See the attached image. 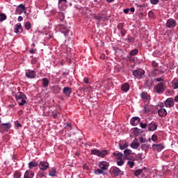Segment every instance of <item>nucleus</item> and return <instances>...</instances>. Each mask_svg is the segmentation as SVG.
I'll return each instance as SVG.
<instances>
[{
  "label": "nucleus",
  "mask_w": 178,
  "mask_h": 178,
  "mask_svg": "<svg viewBox=\"0 0 178 178\" xmlns=\"http://www.w3.org/2000/svg\"><path fill=\"white\" fill-rule=\"evenodd\" d=\"M91 154L92 155H96L97 156H99V158H105L108 154H109V152L108 150H98V149H92L91 150Z\"/></svg>",
  "instance_id": "obj_1"
},
{
  "label": "nucleus",
  "mask_w": 178,
  "mask_h": 178,
  "mask_svg": "<svg viewBox=\"0 0 178 178\" xmlns=\"http://www.w3.org/2000/svg\"><path fill=\"white\" fill-rule=\"evenodd\" d=\"M166 83L160 82L157 83V85L154 87V91L157 92V94H163L165 92V86Z\"/></svg>",
  "instance_id": "obj_2"
},
{
  "label": "nucleus",
  "mask_w": 178,
  "mask_h": 178,
  "mask_svg": "<svg viewBox=\"0 0 178 178\" xmlns=\"http://www.w3.org/2000/svg\"><path fill=\"white\" fill-rule=\"evenodd\" d=\"M110 174L111 176H122L123 175V171L120 170V169L118 167H112L110 170Z\"/></svg>",
  "instance_id": "obj_3"
},
{
  "label": "nucleus",
  "mask_w": 178,
  "mask_h": 178,
  "mask_svg": "<svg viewBox=\"0 0 178 178\" xmlns=\"http://www.w3.org/2000/svg\"><path fill=\"white\" fill-rule=\"evenodd\" d=\"M144 74H145V71L143 69H138L133 71V76L136 79H143V77H144Z\"/></svg>",
  "instance_id": "obj_4"
},
{
  "label": "nucleus",
  "mask_w": 178,
  "mask_h": 178,
  "mask_svg": "<svg viewBox=\"0 0 178 178\" xmlns=\"http://www.w3.org/2000/svg\"><path fill=\"white\" fill-rule=\"evenodd\" d=\"M11 127H12V124H10V123H6V124H0L1 131H8Z\"/></svg>",
  "instance_id": "obj_5"
},
{
  "label": "nucleus",
  "mask_w": 178,
  "mask_h": 178,
  "mask_svg": "<svg viewBox=\"0 0 178 178\" xmlns=\"http://www.w3.org/2000/svg\"><path fill=\"white\" fill-rule=\"evenodd\" d=\"M165 105L166 108H173L175 106V101L173 100V98L170 97L165 100Z\"/></svg>",
  "instance_id": "obj_6"
},
{
  "label": "nucleus",
  "mask_w": 178,
  "mask_h": 178,
  "mask_svg": "<svg viewBox=\"0 0 178 178\" xmlns=\"http://www.w3.org/2000/svg\"><path fill=\"white\" fill-rule=\"evenodd\" d=\"M108 17L104 13H99L97 15H95L93 17V19L95 20H107Z\"/></svg>",
  "instance_id": "obj_7"
},
{
  "label": "nucleus",
  "mask_w": 178,
  "mask_h": 178,
  "mask_svg": "<svg viewBox=\"0 0 178 178\" xmlns=\"http://www.w3.org/2000/svg\"><path fill=\"white\" fill-rule=\"evenodd\" d=\"M39 168L40 170H47L49 168V164L48 162L40 161L39 164Z\"/></svg>",
  "instance_id": "obj_8"
},
{
  "label": "nucleus",
  "mask_w": 178,
  "mask_h": 178,
  "mask_svg": "<svg viewBox=\"0 0 178 178\" xmlns=\"http://www.w3.org/2000/svg\"><path fill=\"white\" fill-rule=\"evenodd\" d=\"M99 168L102 170H108V168H109V163L106 161H102L99 163Z\"/></svg>",
  "instance_id": "obj_9"
},
{
  "label": "nucleus",
  "mask_w": 178,
  "mask_h": 178,
  "mask_svg": "<svg viewBox=\"0 0 178 178\" xmlns=\"http://www.w3.org/2000/svg\"><path fill=\"white\" fill-rule=\"evenodd\" d=\"M141 122V119L138 117H134L131 119L130 123L131 126H137Z\"/></svg>",
  "instance_id": "obj_10"
},
{
  "label": "nucleus",
  "mask_w": 178,
  "mask_h": 178,
  "mask_svg": "<svg viewBox=\"0 0 178 178\" xmlns=\"http://www.w3.org/2000/svg\"><path fill=\"white\" fill-rule=\"evenodd\" d=\"M166 26L168 27V29L176 27V21L173 19H168L166 23Z\"/></svg>",
  "instance_id": "obj_11"
},
{
  "label": "nucleus",
  "mask_w": 178,
  "mask_h": 178,
  "mask_svg": "<svg viewBox=\"0 0 178 178\" xmlns=\"http://www.w3.org/2000/svg\"><path fill=\"white\" fill-rule=\"evenodd\" d=\"M26 95H24V93L22 92H18L16 93L15 95V99L16 101H20V99H26Z\"/></svg>",
  "instance_id": "obj_12"
},
{
  "label": "nucleus",
  "mask_w": 178,
  "mask_h": 178,
  "mask_svg": "<svg viewBox=\"0 0 178 178\" xmlns=\"http://www.w3.org/2000/svg\"><path fill=\"white\" fill-rule=\"evenodd\" d=\"M59 30L63 33V34H64V35H67V33L70 31L69 29L64 25H60Z\"/></svg>",
  "instance_id": "obj_13"
},
{
  "label": "nucleus",
  "mask_w": 178,
  "mask_h": 178,
  "mask_svg": "<svg viewBox=\"0 0 178 178\" xmlns=\"http://www.w3.org/2000/svg\"><path fill=\"white\" fill-rule=\"evenodd\" d=\"M158 129V125L154 122H151L148 126L149 131H155Z\"/></svg>",
  "instance_id": "obj_14"
},
{
  "label": "nucleus",
  "mask_w": 178,
  "mask_h": 178,
  "mask_svg": "<svg viewBox=\"0 0 178 178\" xmlns=\"http://www.w3.org/2000/svg\"><path fill=\"white\" fill-rule=\"evenodd\" d=\"M24 10H26V7L24 5L20 4L17 8L16 13L17 15H20L21 13H23Z\"/></svg>",
  "instance_id": "obj_15"
},
{
  "label": "nucleus",
  "mask_w": 178,
  "mask_h": 178,
  "mask_svg": "<svg viewBox=\"0 0 178 178\" xmlns=\"http://www.w3.org/2000/svg\"><path fill=\"white\" fill-rule=\"evenodd\" d=\"M26 77H29V79H34L35 78V71H31L29 70L26 72Z\"/></svg>",
  "instance_id": "obj_16"
},
{
  "label": "nucleus",
  "mask_w": 178,
  "mask_h": 178,
  "mask_svg": "<svg viewBox=\"0 0 178 178\" xmlns=\"http://www.w3.org/2000/svg\"><path fill=\"white\" fill-rule=\"evenodd\" d=\"M158 114L161 117V118H165L168 115V112L166 111V109L161 108L158 111Z\"/></svg>",
  "instance_id": "obj_17"
},
{
  "label": "nucleus",
  "mask_w": 178,
  "mask_h": 178,
  "mask_svg": "<svg viewBox=\"0 0 178 178\" xmlns=\"http://www.w3.org/2000/svg\"><path fill=\"white\" fill-rule=\"evenodd\" d=\"M140 97L143 101H149L151 99L149 94L146 92H143L140 95Z\"/></svg>",
  "instance_id": "obj_18"
},
{
  "label": "nucleus",
  "mask_w": 178,
  "mask_h": 178,
  "mask_svg": "<svg viewBox=\"0 0 178 178\" xmlns=\"http://www.w3.org/2000/svg\"><path fill=\"white\" fill-rule=\"evenodd\" d=\"M63 92L66 97H70V94H72V88L65 87L63 88Z\"/></svg>",
  "instance_id": "obj_19"
},
{
  "label": "nucleus",
  "mask_w": 178,
  "mask_h": 178,
  "mask_svg": "<svg viewBox=\"0 0 178 178\" xmlns=\"http://www.w3.org/2000/svg\"><path fill=\"white\" fill-rule=\"evenodd\" d=\"M152 148L153 149L158 151L159 152V151H162V149H163V146L161 144H159V145L153 144Z\"/></svg>",
  "instance_id": "obj_20"
},
{
  "label": "nucleus",
  "mask_w": 178,
  "mask_h": 178,
  "mask_svg": "<svg viewBox=\"0 0 178 178\" xmlns=\"http://www.w3.org/2000/svg\"><path fill=\"white\" fill-rule=\"evenodd\" d=\"M19 30H20V33H23V26H22V24H18L15 25V33H16V34L19 33Z\"/></svg>",
  "instance_id": "obj_21"
},
{
  "label": "nucleus",
  "mask_w": 178,
  "mask_h": 178,
  "mask_svg": "<svg viewBox=\"0 0 178 178\" xmlns=\"http://www.w3.org/2000/svg\"><path fill=\"white\" fill-rule=\"evenodd\" d=\"M34 177V172L31 171H26L24 178H33Z\"/></svg>",
  "instance_id": "obj_22"
},
{
  "label": "nucleus",
  "mask_w": 178,
  "mask_h": 178,
  "mask_svg": "<svg viewBox=\"0 0 178 178\" xmlns=\"http://www.w3.org/2000/svg\"><path fill=\"white\" fill-rule=\"evenodd\" d=\"M121 89L122 90V91H124V92H127V91H129V90L130 89V85H129V83H124L121 86Z\"/></svg>",
  "instance_id": "obj_23"
},
{
  "label": "nucleus",
  "mask_w": 178,
  "mask_h": 178,
  "mask_svg": "<svg viewBox=\"0 0 178 178\" xmlns=\"http://www.w3.org/2000/svg\"><path fill=\"white\" fill-rule=\"evenodd\" d=\"M49 85V80H48V79L47 78H44L42 79V87H44V88H47V87H48Z\"/></svg>",
  "instance_id": "obj_24"
},
{
  "label": "nucleus",
  "mask_w": 178,
  "mask_h": 178,
  "mask_svg": "<svg viewBox=\"0 0 178 178\" xmlns=\"http://www.w3.org/2000/svg\"><path fill=\"white\" fill-rule=\"evenodd\" d=\"M130 154H131V150L129 149H126L124 151V158L125 159H130V157H129V155H130Z\"/></svg>",
  "instance_id": "obj_25"
},
{
  "label": "nucleus",
  "mask_w": 178,
  "mask_h": 178,
  "mask_svg": "<svg viewBox=\"0 0 178 178\" xmlns=\"http://www.w3.org/2000/svg\"><path fill=\"white\" fill-rule=\"evenodd\" d=\"M38 166V163L34 161H31L29 163V169H33L34 168H37Z\"/></svg>",
  "instance_id": "obj_26"
},
{
  "label": "nucleus",
  "mask_w": 178,
  "mask_h": 178,
  "mask_svg": "<svg viewBox=\"0 0 178 178\" xmlns=\"http://www.w3.org/2000/svg\"><path fill=\"white\" fill-rule=\"evenodd\" d=\"M49 175L51 176V177H56V169L51 168V170H49Z\"/></svg>",
  "instance_id": "obj_27"
},
{
  "label": "nucleus",
  "mask_w": 178,
  "mask_h": 178,
  "mask_svg": "<svg viewBox=\"0 0 178 178\" xmlns=\"http://www.w3.org/2000/svg\"><path fill=\"white\" fill-rule=\"evenodd\" d=\"M52 90L54 94H58L60 91V87L59 86H54L52 87Z\"/></svg>",
  "instance_id": "obj_28"
},
{
  "label": "nucleus",
  "mask_w": 178,
  "mask_h": 178,
  "mask_svg": "<svg viewBox=\"0 0 178 178\" xmlns=\"http://www.w3.org/2000/svg\"><path fill=\"white\" fill-rule=\"evenodd\" d=\"M131 148H134V149H137L140 147V143L138 142H134L133 141L131 144Z\"/></svg>",
  "instance_id": "obj_29"
},
{
  "label": "nucleus",
  "mask_w": 178,
  "mask_h": 178,
  "mask_svg": "<svg viewBox=\"0 0 178 178\" xmlns=\"http://www.w3.org/2000/svg\"><path fill=\"white\" fill-rule=\"evenodd\" d=\"M119 147L120 149H125V148H127L129 147V143H127V142H125L124 143H120Z\"/></svg>",
  "instance_id": "obj_30"
},
{
  "label": "nucleus",
  "mask_w": 178,
  "mask_h": 178,
  "mask_svg": "<svg viewBox=\"0 0 178 178\" xmlns=\"http://www.w3.org/2000/svg\"><path fill=\"white\" fill-rule=\"evenodd\" d=\"M148 148H149V145L148 144H143L141 145V149L145 151V152H147Z\"/></svg>",
  "instance_id": "obj_31"
},
{
  "label": "nucleus",
  "mask_w": 178,
  "mask_h": 178,
  "mask_svg": "<svg viewBox=\"0 0 178 178\" xmlns=\"http://www.w3.org/2000/svg\"><path fill=\"white\" fill-rule=\"evenodd\" d=\"M113 156H117L118 160L122 159V157L123 156V154L120 153V152H118V153L113 152Z\"/></svg>",
  "instance_id": "obj_32"
},
{
  "label": "nucleus",
  "mask_w": 178,
  "mask_h": 178,
  "mask_svg": "<svg viewBox=\"0 0 178 178\" xmlns=\"http://www.w3.org/2000/svg\"><path fill=\"white\" fill-rule=\"evenodd\" d=\"M131 56H134L138 54V49H134V50L130 51Z\"/></svg>",
  "instance_id": "obj_33"
},
{
  "label": "nucleus",
  "mask_w": 178,
  "mask_h": 178,
  "mask_svg": "<svg viewBox=\"0 0 178 178\" xmlns=\"http://www.w3.org/2000/svg\"><path fill=\"white\" fill-rule=\"evenodd\" d=\"M143 170H144V169H139V170H136L134 171V175L135 176H140V175L141 173H143Z\"/></svg>",
  "instance_id": "obj_34"
},
{
  "label": "nucleus",
  "mask_w": 178,
  "mask_h": 178,
  "mask_svg": "<svg viewBox=\"0 0 178 178\" xmlns=\"http://www.w3.org/2000/svg\"><path fill=\"white\" fill-rule=\"evenodd\" d=\"M95 175H104V170L102 169H97L95 170Z\"/></svg>",
  "instance_id": "obj_35"
},
{
  "label": "nucleus",
  "mask_w": 178,
  "mask_h": 178,
  "mask_svg": "<svg viewBox=\"0 0 178 178\" xmlns=\"http://www.w3.org/2000/svg\"><path fill=\"white\" fill-rule=\"evenodd\" d=\"M3 20H6V15L4 13L0 14V22H3Z\"/></svg>",
  "instance_id": "obj_36"
},
{
  "label": "nucleus",
  "mask_w": 178,
  "mask_h": 178,
  "mask_svg": "<svg viewBox=\"0 0 178 178\" xmlns=\"http://www.w3.org/2000/svg\"><path fill=\"white\" fill-rule=\"evenodd\" d=\"M25 29H26V30H30V29H31V24L30 22H26L25 23Z\"/></svg>",
  "instance_id": "obj_37"
},
{
  "label": "nucleus",
  "mask_w": 178,
  "mask_h": 178,
  "mask_svg": "<svg viewBox=\"0 0 178 178\" xmlns=\"http://www.w3.org/2000/svg\"><path fill=\"white\" fill-rule=\"evenodd\" d=\"M19 105H20V106H23V105H24V104H26V99H21L19 101L17 102Z\"/></svg>",
  "instance_id": "obj_38"
},
{
  "label": "nucleus",
  "mask_w": 178,
  "mask_h": 178,
  "mask_svg": "<svg viewBox=\"0 0 178 178\" xmlns=\"http://www.w3.org/2000/svg\"><path fill=\"white\" fill-rule=\"evenodd\" d=\"M22 177V174L20 172H19L18 171H16L14 173V177L15 178H20Z\"/></svg>",
  "instance_id": "obj_39"
},
{
  "label": "nucleus",
  "mask_w": 178,
  "mask_h": 178,
  "mask_svg": "<svg viewBox=\"0 0 178 178\" xmlns=\"http://www.w3.org/2000/svg\"><path fill=\"white\" fill-rule=\"evenodd\" d=\"M133 134L136 136H138V134H140V132L138 131V128H134V129L133 131Z\"/></svg>",
  "instance_id": "obj_40"
},
{
  "label": "nucleus",
  "mask_w": 178,
  "mask_h": 178,
  "mask_svg": "<svg viewBox=\"0 0 178 178\" xmlns=\"http://www.w3.org/2000/svg\"><path fill=\"white\" fill-rule=\"evenodd\" d=\"M127 165H128L130 168H134L135 163H134V161H127Z\"/></svg>",
  "instance_id": "obj_41"
},
{
  "label": "nucleus",
  "mask_w": 178,
  "mask_h": 178,
  "mask_svg": "<svg viewBox=\"0 0 178 178\" xmlns=\"http://www.w3.org/2000/svg\"><path fill=\"white\" fill-rule=\"evenodd\" d=\"M144 109H145V113H148V112H151V110L149 109V107L148 106H145Z\"/></svg>",
  "instance_id": "obj_42"
},
{
  "label": "nucleus",
  "mask_w": 178,
  "mask_h": 178,
  "mask_svg": "<svg viewBox=\"0 0 178 178\" xmlns=\"http://www.w3.org/2000/svg\"><path fill=\"white\" fill-rule=\"evenodd\" d=\"M150 2L152 5H158V3H159V0H150Z\"/></svg>",
  "instance_id": "obj_43"
},
{
  "label": "nucleus",
  "mask_w": 178,
  "mask_h": 178,
  "mask_svg": "<svg viewBox=\"0 0 178 178\" xmlns=\"http://www.w3.org/2000/svg\"><path fill=\"white\" fill-rule=\"evenodd\" d=\"M123 163H124V161H123L122 159L117 162V164L118 165V166H123Z\"/></svg>",
  "instance_id": "obj_44"
},
{
  "label": "nucleus",
  "mask_w": 178,
  "mask_h": 178,
  "mask_svg": "<svg viewBox=\"0 0 178 178\" xmlns=\"http://www.w3.org/2000/svg\"><path fill=\"white\" fill-rule=\"evenodd\" d=\"M152 141H158V136H156V135H153V136H152Z\"/></svg>",
  "instance_id": "obj_45"
},
{
  "label": "nucleus",
  "mask_w": 178,
  "mask_h": 178,
  "mask_svg": "<svg viewBox=\"0 0 178 178\" xmlns=\"http://www.w3.org/2000/svg\"><path fill=\"white\" fill-rule=\"evenodd\" d=\"M173 88L175 90H176L177 88H178V80H177L174 84H173Z\"/></svg>",
  "instance_id": "obj_46"
},
{
  "label": "nucleus",
  "mask_w": 178,
  "mask_h": 178,
  "mask_svg": "<svg viewBox=\"0 0 178 178\" xmlns=\"http://www.w3.org/2000/svg\"><path fill=\"white\" fill-rule=\"evenodd\" d=\"M127 40L129 42H134L135 41L134 38H131V37L128 38Z\"/></svg>",
  "instance_id": "obj_47"
},
{
  "label": "nucleus",
  "mask_w": 178,
  "mask_h": 178,
  "mask_svg": "<svg viewBox=\"0 0 178 178\" xmlns=\"http://www.w3.org/2000/svg\"><path fill=\"white\" fill-rule=\"evenodd\" d=\"M140 126L142 129H147V124H144L143 122L140 123Z\"/></svg>",
  "instance_id": "obj_48"
},
{
  "label": "nucleus",
  "mask_w": 178,
  "mask_h": 178,
  "mask_svg": "<svg viewBox=\"0 0 178 178\" xmlns=\"http://www.w3.org/2000/svg\"><path fill=\"white\" fill-rule=\"evenodd\" d=\"M139 140H140V143L141 144H143V143H146L147 142V140L144 139L143 137L139 138Z\"/></svg>",
  "instance_id": "obj_49"
},
{
  "label": "nucleus",
  "mask_w": 178,
  "mask_h": 178,
  "mask_svg": "<svg viewBox=\"0 0 178 178\" xmlns=\"http://www.w3.org/2000/svg\"><path fill=\"white\" fill-rule=\"evenodd\" d=\"M118 29H119V30H123V24L120 23L118 25Z\"/></svg>",
  "instance_id": "obj_50"
},
{
  "label": "nucleus",
  "mask_w": 178,
  "mask_h": 178,
  "mask_svg": "<svg viewBox=\"0 0 178 178\" xmlns=\"http://www.w3.org/2000/svg\"><path fill=\"white\" fill-rule=\"evenodd\" d=\"M152 65L153 67H158V63H156L155 61H152Z\"/></svg>",
  "instance_id": "obj_51"
},
{
  "label": "nucleus",
  "mask_w": 178,
  "mask_h": 178,
  "mask_svg": "<svg viewBox=\"0 0 178 178\" xmlns=\"http://www.w3.org/2000/svg\"><path fill=\"white\" fill-rule=\"evenodd\" d=\"M31 63L33 65L37 63V58H33L32 60H31Z\"/></svg>",
  "instance_id": "obj_52"
},
{
  "label": "nucleus",
  "mask_w": 178,
  "mask_h": 178,
  "mask_svg": "<svg viewBox=\"0 0 178 178\" xmlns=\"http://www.w3.org/2000/svg\"><path fill=\"white\" fill-rule=\"evenodd\" d=\"M145 86H146V87H151V82L150 81H146V82H145Z\"/></svg>",
  "instance_id": "obj_53"
},
{
  "label": "nucleus",
  "mask_w": 178,
  "mask_h": 178,
  "mask_svg": "<svg viewBox=\"0 0 178 178\" xmlns=\"http://www.w3.org/2000/svg\"><path fill=\"white\" fill-rule=\"evenodd\" d=\"M38 176H39V177H44L45 175H44V172H39Z\"/></svg>",
  "instance_id": "obj_54"
},
{
  "label": "nucleus",
  "mask_w": 178,
  "mask_h": 178,
  "mask_svg": "<svg viewBox=\"0 0 178 178\" xmlns=\"http://www.w3.org/2000/svg\"><path fill=\"white\" fill-rule=\"evenodd\" d=\"M154 81H163V78H156L154 79Z\"/></svg>",
  "instance_id": "obj_55"
},
{
  "label": "nucleus",
  "mask_w": 178,
  "mask_h": 178,
  "mask_svg": "<svg viewBox=\"0 0 178 178\" xmlns=\"http://www.w3.org/2000/svg\"><path fill=\"white\" fill-rule=\"evenodd\" d=\"M120 33L122 37H124V35H126V31H124V29H122Z\"/></svg>",
  "instance_id": "obj_56"
},
{
  "label": "nucleus",
  "mask_w": 178,
  "mask_h": 178,
  "mask_svg": "<svg viewBox=\"0 0 178 178\" xmlns=\"http://www.w3.org/2000/svg\"><path fill=\"white\" fill-rule=\"evenodd\" d=\"M148 15L149 17H154V12L149 11Z\"/></svg>",
  "instance_id": "obj_57"
},
{
  "label": "nucleus",
  "mask_w": 178,
  "mask_h": 178,
  "mask_svg": "<svg viewBox=\"0 0 178 178\" xmlns=\"http://www.w3.org/2000/svg\"><path fill=\"white\" fill-rule=\"evenodd\" d=\"M138 156L139 157L140 161H143V153L138 154Z\"/></svg>",
  "instance_id": "obj_58"
},
{
  "label": "nucleus",
  "mask_w": 178,
  "mask_h": 178,
  "mask_svg": "<svg viewBox=\"0 0 178 178\" xmlns=\"http://www.w3.org/2000/svg\"><path fill=\"white\" fill-rule=\"evenodd\" d=\"M129 12H130V9L129 8H126V9H124V13H129Z\"/></svg>",
  "instance_id": "obj_59"
},
{
  "label": "nucleus",
  "mask_w": 178,
  "mask_h": 178,
  "mask_svg": "<svg viewBox=\"0 0 178 178\" xmlns=\"http://www.w3.org/2000/svg\"><path fill=\"white\" fill-rule=\"evenodd\" d=\"M83 81L86 82V84H88V79L87 77L84 78Z\"/></svg>",
  "instance_id": "obj_60"
},
{
  "label": "nucleus",
  "mask_w": 178,
  "mask_h": 178,
  "mask_svg": "<svg viewBox=\"0 0 178 178\" xmlns=\"http://www.w3.org/2000/svg\"><path fill=\"white\" fill-rule=\"evenodd\" d=\"M67 127H69V130H72V124H67Z\"/></svg>",
  "instance_id": "obj_61"
},
{
  "label": "nucleus",
  "mask_w": 178,
  "mask_h": 178,
  "mask_svg": "<svg viewBox=\"0 0 178 178\" xmlns=\"http://www.w3.org/2000/svg\"><path fill=\"white\" fill-rule=\"evenodd\" d=\"M23 20V17L19 16L18 17V22H22Z\"/></svg>",
  "instance_id": "obj_62"
},
{
  "label": "nucleus",
  "mask_w": 178,
  "mask_h": 178,
  "mask_svg": "<svg viewBox=\"0 0 178 178\" xmlns=\"http://www.w3.org/2000/svg\"><path fill=\"white\" fill-rule=\"evenodd\" d=\"M83 169H85L86 170H88L89 169L88 165H83Z\"/></svg>",
  "instance_id": "obj_63"
},
{
  "label": "nucleus",
  "mask_w": 178,
  "mask_h": 178,
  "mask_svg": "<svg viewBox=\"0 0 178 178\" xmlns=\"http://www.w3.org/2000/svg\"><path fill=\"white\" fill-rule=\"evenodd\" d=\"M175 102H178V95L175 97Z\"/></svg>",
  "instance_id": "obj_64"
}]
</instances>
